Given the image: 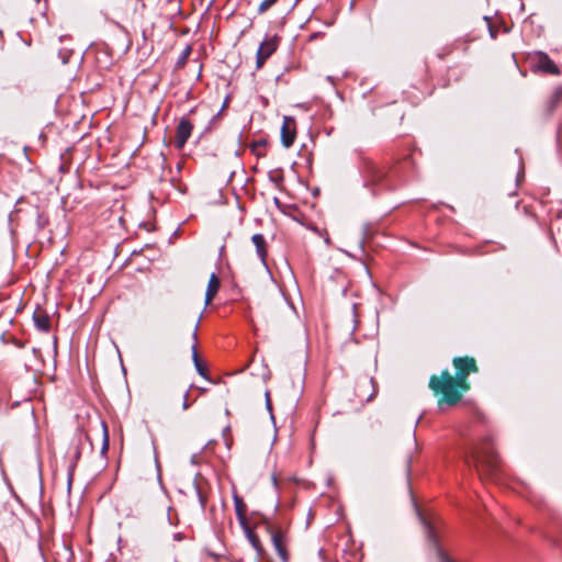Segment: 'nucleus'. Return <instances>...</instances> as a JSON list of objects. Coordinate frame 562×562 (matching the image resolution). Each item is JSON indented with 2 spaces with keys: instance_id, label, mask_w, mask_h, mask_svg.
<instances>
[{
  "instance_id": "obj_1",
  "label": "nucleus",
  "mask_w": 562,
  "mask_h": 562,
  "mask_svg": "<svg viewBox=\"0 0 562 562\" xmlns=\"http://www.w3.org/2000/svg\"><path fill=\"white\" fill-rule=\"evenodd\" d=\"M453 367L456 369V378H453L448 370L441 372L440 376L431 375L429 380V387L435 395H441L439 405L442 403L454 405L461 397L462 392L470 389L468 383V375L471 372H476L477 367L473 358H454Z\"/></svg>"
},
{
  "instance_id": "obj_2",
  "label": "nucleus",
  "mask_w": 562,
  "mask_h": 562,
  "mask_svg": "<svg viewBox=\"0 0 562 562\" xmlns=\"http://www.w3.org/2000/svg\"><path fill=\"white\" fill-rule=\"evenodd\" d=\"M477 471L483 476L493 477L497 472V458L491 448L484 447L474 453Z\"/></svg>"
},
{
  "instance_id": "obj_3",
  "label": "nucleus",
  "mask_w": 562,
  "mask_h": 562,
  "mask_svg": "<svg viewBox=\"0 0 562 562\" xmlns=\"http://www.w3.org/2000/svg\"><path fill=\"white\" fill-rule=\"evenodd\" d=\"M200 317H201V315L198 317V319L193 324V329L189 337L188 349H189V352H190V356H191V359H192V362L194 364L196 372L204 379H209L206 366L202 361V359L200 358L199 352H198V334L196 333H198V327H199V323H200Z\"/></svg>"
},
{
  "instance_id": "obj_4",
  "label": "nucleus",
  "mask_w": 562,
  "mask_h": 562,
  "mask_svg": "<svg viewBox=\"0 0 562 562\" xmlns=\"http://www.w3.org/2000/svg\"><path fill=\"white\" fill-rule=\"evenodd\" d=\"M171 347L167 348L166 344L158 342L155 353V368L157 373L164 374L166 372L169 362H171Z\"/></svg>"
},
{
  "instance_id": "obj_5",
  "label": "nucleus",
  "mask_w": 562,
  "mask_h": 562,
  "mask_svg": "<svg viewBox=\"0 0 562 562\" xmlns=\"http://www.w3.org/2000/svg\"><path fill=\"white\" fill-rule=\"evenodd\" d=\"M296 138V123L294 117L284 116L281 127V143L285 148H290Z\"/></svg>"
},
{
  "instance_id": "obj_6",
  "label": "nucleus",
  "mask_w": 562,
  "mask_h": 562,
  "mask_svg": "<svg viewBox=\"0 0 562 562\" xmlns=\"http://www.w3.org/2000/svg\"><path fill=\"white\" fill-rule=\"evenodd\" d=\"M277 48V43L274 40H266L259 46L257 52V68H261L265 64L266 59H268Z\"/></svg>"
},
{
  "instance_id": "obj_7",
  "label": "nucleus",
  "mask_w": 562,
  "mask_h": 562,
  "mask_svg": "<svg viewBox=\"0 0 562 562\" xmlns=\"http://www.w3.org/2000/svg\"><path fill=\"white\" fill-rule=\"evenodd\" d=\"M33 321H34V326L40 331L48 333L50 330L49 315L45 311L41 310L40 307H37L35 310V312L33 314Z\"/></svg>"
},
{
  "instance_id": "obj_8",
  "label": "nucleus",
  "mask_w": 562,
  "mask_h": 562,
  "mask_svg": "<svg viewBox=\"0 0 562 562\" xmlns=\"http://www.w3.org/2000/svg\"><path fill=\"white\" fill-rule=\"evenodd\" d=\"M193 125L187 120L182 119L178 124V149L183 146L186 140L190 137Z\"/></svg>"
},
{
  "instance_id": "obj_9",
  "label": "nucleus",
  "mask_w": 562,
  "mask_h": 562,
  "mask_svg": "<svg viewBox=\"0 0 562 562\" xmlns=\"http://www.w3.org/2000/svg\"><path fill=\"white\" fill-rule=\"evenodd\" d=\"M220 279L215 273H212L207 283V289L205 293V305L210 304L211 301L216 295L218 289H220Z\"/></svg>"
},
{
  "instance_id": "obj_10",
  "label": "nucleus",
  "mask_w": 562,
  "mask_h": 562,
  "mask_svg": "<svg viewBox=\"0 0 562 562\" xmlns=\"http://www.w3.org/2000/svg\"><path fill=\"white\" fill-rule=\"evenodd\" d=\"M254 245L256 246L257 254L260 257L263 266L266 265L267 249H266V240L261 234H255L251 238Z\"/></svg>"
},
{
  "instance_id": "obj_11",
  "label": "nucleus",
  "mask_w": 562,
  "mask_h": 562,
  "mask_svg": "<svg viewBox=\"0 0 562 562\" xmlns=\"http://www.w3.org/2000/svg\"><path fill=\"white\" fill-rule=\"evenodd\" d=\"M272 542L279 557L283 561H286V551L284 548L283 535L280 531L272 533Z\"/></svg>"
},
{
  "instance_id": "obj_12",
  "label": "nucleus",
  "mask_w": 562,
  "mask_h": 562,
  "mask_svg": "<svg viewBox=\"0 0 562 562\" xmlns=\"http://www.w3.org/2000/svg\"><path fill=\"white\" fill-rule=\"evenodd\" d=\"M540 67L544 71L550 72V74H557L558 72L557 66L547 56H541L540 57Z\"/></svg>"
},
{
  "instance_id": "obj_13",
  "label": "nucleus",
  "mask_w": 562,
  "mask_h": 562,
  "mask_svg": "<svg viewBox=\"0 0 562 562\" xmlns=\"http://www.w3.org/2000/svg\"><path fill=\"white\" fill-rule=\"evenodd\" d=\"M80 449H77L75 456H74V460L72 462L69 464L68 467V471H67V476H68V490H70V486H71V482H72V476H74V472H75V468L77 465V461L79 460L80 458Z\"/></svg>"
},
{
  "instance_id": "obj_14",
  "label": "nucleus",
  "mask_w": 562,
  "mask_h": 562,
  "mask_svg": "<svg viewBox=\"0 0 562 562\" xmlns=\"http://www.w3.org/2000/svg\"><path fill=\"white\" fill-rule=\"evenodd\" d=\"M102 426V448H101V454H104L109 449V430L108 425L104 420L101 422Z\"/></svg>"
},
{
  "instance_id": "obj_15",
  "label": "nucleus",
  "mask_w": 562,
  "mask_h": 562,
  "mask_svg": "<svg viewBox=\"0 0 562 562\" xmlns=\"http://www.w3.org/2000/svg\"><path fill=\"white\" fill-rule=\"evenodd\" d=\"M71 55H72L71 49H60L58 52V57L60 58L63 65H66L69 63Z\"/></svg>"
},
{
  "instance_id": "obj_16",
  "label": "nucleus",
  "mask_w": 562,
  "mask_h": 562,
  "mask_svg": "<svg viewBox=\"0 0 562 562\" xmlns=\"http://www.w3.org/2000/svg\"><path fill=\"white\" fill-rule=\"evenodd\" d=\"M36 223L40 228H44L48 223V218L43 213H37Z\"/></svg>"
},
{
  "instance_id": "obj_17",
  "label": "nucleus",
  "mask_w": 562,
  "mask_h": 562,
  "mask_svg": "<svg viewBox=\"0 0 562 562\" xmlns=\"http://www.w3.org/2000/svg\"><path fill=\"white\" fill-rule=\"evenodd\" d=\"M277 0H263L259 5V12L262 13L267 11Z\"/></svg>"
},
{
  "instance_id": "obj_18",
  "label": "nucleus",
  "mask_w": 562,
  "mask_h": 562,
  "mask_svg": "<svg viewBox=\"0 0 562 562\" xmlns=\"http://www.w3.org/2000/svg\"><path fill=\"white\" fill-rule=\"evenodd\" d=\"M171 510H172V506H171V505H169V506L167 507L166 516H167V521H168V524L172 526V525H173V521H172L171 514H170V513H171Z\"/></svg>"
},
{
  "instance_id": "obj_19",
  "label": "nucleus",
  "mask_w": 562,
  "mask_h": 562,
  "mask_svg": "<svg viewBox=\"0 0 562 562\" xmlns=\"http://www.w3.org/2000/svg\"><path fill=\"white\" fill-rule=\"evenodd\" d=\"M191 53V46L190 45H186L183 52H182V56L181 58L184 59L187 58V56Z\"/></svg>"
},
{
  "instance_id": "obj_20",
  "label": "nucleus",
  "mask_w": 562,
  "mask_h": 562,
  "mask_svg": "<svg viewBox=\"0 0 562 562\" xmlns=\"http://www.w3.org/2000/svg\"><path fill=\"white\" fill-rule=\"evenodd\" d=\"M190 405H191V403L189 402V393H187L183 397L182 406L184 409H187Z\"/></svg>"
},
{
  "instance_id": "obj_21",
  "label": "nucleus",
  "mask_w": 562,
  "mask_h": 562,
  "mask_svg": "<svg viewBox=\"0 0 562 562\" xmlns=\"http://www.w3.org/2000/svg\"><path fill=\"white\" fill-rule=\"evenodd\" d=\"M235 501H236V509H237L238 515H243L241 501L237 497H235Z\"/></svg>"
},
{
  "instance_id": "obj_22",
  "label": "nucleus",
  "mask_w": 562,
  "mask_h": 562,
  "mask_svg": "<svg viewBox=\"0 0 562 562\" xmlns=\"http://www.w3.org/2000/svg\"><path fill=\"white\" fill-rule=\"evenodd\" d=\"M266 405H267L268 411L271 413V400H270L269 392H266Z\"/></svg>"
},
{
  "instance_id": "obj_23",
  "label": "nucleus",
  "mask_w": 562,
  "mask_h": 562,
  "mask_svg": "<svg viewBox=\"0 0 562 562\" xmlns=\"http://www.w3.org/2000/svg\"><path fill=\"white\" fill-rule=\"evenodd\" d=\"M262 147V145L260 144H255L254 147H252V150L257 154V155H260V148Z\"/></svg>"
},
{
  "instance_id": "obj_24",
  "label": "nucleus",
  "mask_w": 562,
  "mask_h": 562,
  "mask_svg": "<svg viewBox=\"0 0 562 562\" xmlns=\"http://www.w3.org/2000/svg\"><path fill=\"white\" fill-rule=\"evenodd\" d=\"M249 539L251 540L252 544L257 547V539L254 535L249 533Z\"/></svg>"
},
{
  "instance_id": "obj_25",
  "label": "nucleus",
  "mask_w": 562,
  "mask_h": 562,
  "mask_svg": "<svg viewBox=\"0 0 562 562\" xmlns=\"http://www.w3.org/2000/svg\"><path fill=\"white\" fill-rule=\"evenodd\" d=\"M427 532H428V538H429V540H430V541H435V540H434V536H432V531L430 530V528H429V527H427Z\"/></svg>"
},
{
  "instance_id": "obj_26",
  "label": "nucleus",
  "mask_w": 562,
  "mask_h": 562,
  "mask_svg": "<svg viewBox=\"0 0 562 562\" xmlns=\"http://www.w3.org/2000/svg\"><path fill=\"white\" fill-rule=\"evenodd\" d=\"M177 190H178V192H179V191H180V192H184V191H186V189H184V188H182V187H181V184H180L179 182H178Z\"/></svg>"
},
{
  "instance_id": "obj_27",
  "label": "nucleus",
  "mask_w": 562,
  "mask_h": 562,
  "mask_svg": "<svg viewBox=\"0 0 562 562\" xmlns=\"http://www.w3.org/2000/svg\"><path fill=\"white\" fill-rule=\"evenodd\" d=\"M176 237V231L171 234L170 238H175Z\"/></svg>"
},
{
  "instance_id": "obj_28",
  "label": "nucleus",
  "mask_w": 562,
  "mask_h": 562,
  "mask_svg": "<svg viewBox=\"0 0 562 562\" xmlns=\"http://www.w3.org/2000/svg\"><path fill=\"white\" fill-rule=\"evenodd\" d=\"M325 243H326V244H329V243H330V239H329L328 237H327V238H325Z\"/></svg>"
}]
</instances>
